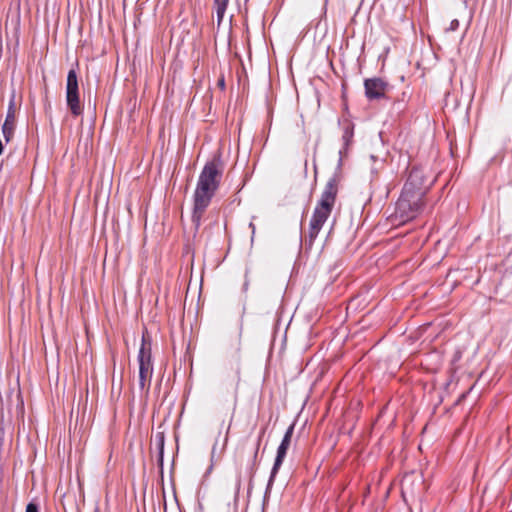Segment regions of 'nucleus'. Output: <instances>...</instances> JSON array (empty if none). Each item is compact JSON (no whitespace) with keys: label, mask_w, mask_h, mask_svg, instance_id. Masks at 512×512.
Listing matches in <instances>:
<instances>
[{"label":"nucleus","mask_w":512,"mask_h":512,"mask_svg":"<svg viewBox=\"0 0 512 512\" xmlns=\"http://www.w3.org/2000/svg\"><path fill=\"white\" fill-rule=\"evenodd\" d=\"M431 183L432 182L426 178L423 170L415 168L411 170L404 187L410 190H420L422 194H425Z\"/></svg>","instance_id":"nucleus-6"},{"label":"nucleus","mask_w":512,"mask_h":512,"mask_svg":"<svg viewBox=\"0 0 512 512\" xmlns=\"http://www.w3.org/2000/svg\"><path fill=\"white\" fill-rule=\"evenodd\" d=\"M160 446H161V454L163 453V446H164V443H163V438L161 437V441H160Z\"/></svg>","instance_id":"nucleus-16"},{"label":"nucleus","mask_w":512,"mask_h":512,"mask_svg":"<svg viewBox=\"0 0 512 512\" xmlns=\"http://www.w3.org/2000/svg\"><path fill=\"white\" fill-rule=\"evenodd\" d=\"M228 1L229 0H214V6L216 9L218 25H220V23L223 20Z\"/></svg>","instance_id":"nucleus-10"},{"label":"nucleus","mask_w":512,"mask_h":512,"mask_svg":"<svg viewBox=\"0 0 512 512\" xmlns=\"http://www.w3.org/2000/svg\"><path fill=\"white\" fill-rule=\"evenodd\" d=\"M424 194L420 190L403 188L401 196L396 203V213L405 221L416 216L422 205Z\"/></svg>","instance_id":"nucleus-4"},{"label":"nucleus","mask_w":512,"mask_h":512,"mask_svg":"<svg viewBox=\"0 0 512 512\" xmlns=\"http://www.w3.org/2000/svg\"><path fill=\"white\" fill-rule=\"evenodd\" d=\"M219 176L220 170L215 162L207 163L199 176L194 192V206L192 212L194 232L200 227L202 216L218 187Z\"/></svg>","instance_id":"nucleus-1"},{"label":"nucleus","mask_w":512,"mask_h":512,"mask_svg":"<svg viewBox=\"0 0 512 512\" xmlns=\"http://www.w3.org/2000/svg\"><path fill=\"white\" fill-rule=\"evenodd\" d=\"M148 338L147 333H143L142 344L138 353V385L139 389L145 392L149 390L153 375L151 343Z\"/></svg>","instance_id":"nucleus-3"},{"label":"nucleus","mask_w":512,"mask_h":512,"mask_svg":"<svg viewBox=\"0 0 512 512\" xmlns=\"http://www.w3.org/2000/svg\"><path fill=\"white\" fill-rule=\"evenodd\" d=\"M15 114H16V109H15L14 100L11 99L9 107H8L6 119L2 126L3 136L7 142H9L13 138V135H14L15 119H16Z\"/></svg>","instance_id":"nucleus-9"},{"label":"nucleus","mask_w":512,"mask_h":512,"mask_svg":"<svg viewBox=\"0 0 512 512\" xmlns=\"http://www.w3.org/2000/svg\"><path fill=\"white\" fill-rule=\"evenodd\" d=\"M352 134H353L352 131L346 130V132L344 134V139L348 142L351 139Z\"/></svg>","instance_id":"nucleus-14"},{"label":"nucleus","mask_w":512,"mask_h":512,"mask_svg":"<svg viewBox=\"0 0 512 512\" xmlns=\"http://www.w3.org/2000/svg\"><path fill=\"white\" fill-rule=\"evenodd\" d=\"M219 85H220L221 87H224V80H220Z\"/></svg>","instance_id":"nucleus-17"},{"label":"nucleus","mask_w":512,"mask_h":512,"mask_svg":"<svg viewBox=\"0 0 512 512\" xmlns=\"http://www.w3.org/2000/svg\"><path fill=\"white\" fill-rule=\"evenodd\" d=\"M365 93L369 99H379L384 97L387 85L379 78L367 79L364 83Z\"/></svg>","instance_id":"nucleus-8"},{"label":"nucleus","mask_w":512,"mask_h":512,"mask_svg":"<svg viewBox=\"0 0 512 512\" xmlns=\"http://www.w3.org/2000/svg\"><path fill=\"white\" fill-rule=\"evenodd\" d=\"M293 430H294V425H291L287 429V431L282 439V442H281L280 446L278 447L277 456H276L275 463H274V466H273V469L271 472L269 484H271V482L273 481L278 469L280 468V466L286 456L287 449L289 448L290 443H291Z\"/></svg>","instance_id":"nucleus-7"},{"label":"nucleus","mask_w":512,"mask_h":512,"mask_svg":"<svg viewBox=\"0 0 512 512\" xmlns=\"http://www.w3.org/2000/svg\"><path fill=\"white\" fill-rule=\"evenodd\" d=\"M241 488V477L236 475L234 483H233V497L236 500Z\"/></svg>","instance_id":"nucleus-12"},{"label":"nucleus","mask_w":512,"mask_h":512,"mask_svg":"<svg viewBox=\"0 0 512 512\" xmlns=\"http://www.w3.org/2000/svg\"><path fill=\"white\" fill-rule=\"evenodd\" d=\"M66 101L73 115L78 116L82 113L77 74L73 69L67 75Z\"/></svg>","instance_id":"nucleus-5"},{"label":"nucleus","mask_w":512,"mask_h":512,"mask_svg":"<svg viewBox=\"0 0 512 512\" xmlns=\"http://www.w3.org/2000/svg\"><path fill=\"white\" fill-rule=\"evenodd\" d=\"M416 480L418 481V483L421 485V482H420V478L417 476L416 477Z\"/></svg>","instance_id":"nucleus-18"},{"label":"nucleus","mask_w":512,"mask_h":512,"mask_svg":"<svg viewBox=\"0 0 512 512\" xmlns=\"http://www.w3.org/2000/svg\"><path fill=\"white\" fill-rule=\"evenodd\" d=\"M26 512H38V507L34 503H29L26 507Z\"/></svg>","instance_id":"nucleus-13"},{"label":"nucleus","mask_w":512,"mask_h":512,"mask_svg":"<svg viewBox=\"0 0 512 512\" xmlns=\"http://www.w3.org/2000/svg\"><path fill=\"white\" fill-rule=\"evenodd\" d=\"M93 512H99V509L98 508H95V510Z\"/></svg>","instance_id":"nucleus-19"},{"label":"nucleus","mask_w":512,"mask_h":512,"mask_svg":"<svg viewBox=\"0 0 512 512\" xmlns=\"http://www.w3.org/2000/svg\"><path fill=\"white\" fill-rule=\"evenodd\" d=\"M338 192V180L334 176L327 182L321 198L314 208L308 227V241L311 246L331 216Z\"/></svg>","instance_id":"nucleus-2"},{"label":"nucleus","mask_w":512,"mask_h":512,"mask_svg":"<svg viewBox=\"0 0 512 512\" xmlns=\"http://www.w3.org/2000/svg\"><path fill=\"white\" fill-rule=\"evenodd\" d=\"M413 475H407L404 477L402 481V493L405 495L406 493H412V486H413Z\"/></svg>","instance_id":"nucleus-11"},{"label":"nucleus","mask_w":512,"mask_h":512,"mask_svg":"<svg viewBox=\"0 0 512 512\" xmlns=\"http://www.w3.org/2000/svg\"><path fill=\"white\" fill-rule=\"evenodd\" d=\"M457 26H458V20H456V19H455V20H453V21L451 22V24H450V28H449V29H450V30H454V29H456V28H457Z\"/></svg>","instance_id":"nucleus-15"}]
</instances>
